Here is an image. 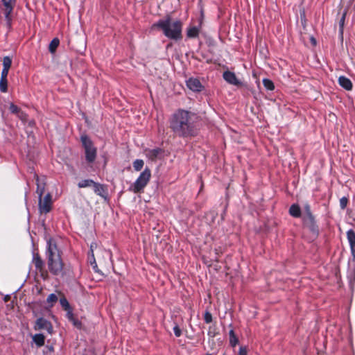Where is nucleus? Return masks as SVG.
Returning a JSON list of instances; mask_svg holds the SVG:
<instances>
[{
    "label": "nucleus",
    "mask_w": 355,
    "mask_h": 355,
    "mask_svg": "<svg viewBox=\"0 0 355 355\" xmlns=\"http://www.w3.org/2000/svg\"><path fill=\"white\" fill-rule=\"evenodd\" d=\"M92 187L95 193L98 196H102V192L104 191L103 186L99 183L95 182L94 181V184H92Z\"/></svg>",
    "instance_id": "nucleus-23"
},
{
    "label": "nucleus",
    "mask_w": 355,
    "mask_h": 355,
    "mask_svg": "<svg viewBox=\"0 0 355 355\" xmlns=\"http://www.w3.org/2000/svg\"><path fill=\"white\" fill-rule=\"evenodd\" d=\"M58 296L54 293H51L48 296L46 302L47 303L50 304V306L52 307L53 304L58 301Z\"/></svg>",
    "instance_id": "nucleus-30"
},
{
    "label": "nucleus",
    "mask_w": 355,
    "mask_h": 355,
    "mask_svg": "<svg viewBox=\"0 0 355 355\" xmlns=\"http://www.w3.org/2000/svg\"><path fill=\"white\" fill-rule=\"evenodd\" d=\"M239 355H248V349L245 346H241L239 348Z\"/></svg>",
    "instance_id": "nucleus-39"
},
{
    "label": "nucleus",
    "mask_w": 355,
    "mask_h": 355,
    "mask_svg": "<svg viewBox=\"0 0 355 355\" xmlns=\"http://www.w3.org/2000/svg\"><path fill=\"white\" fill-rule=\"evenodd\" d=\"M313 216L309 203H305L304 205V215L302 217H309Z\"/></svg>",
    "instance_id": "nucleus-28"
},
{
    "label": "nucleus",
    "mask_w": 355,
    "mask_h": 355,
    "mask_svg": "<svg viewBox=\"0 0 355 355\" xmlns=\"http://www.w3.org/2000/svg\"><path fill=\"white\" fill-rule=\"evenodd\" d=\"M349 202V199L347 197H342L340 199V207L341 209L344 210L347 206V204Z\"/></svg>",
    "instance_id": "nucleus-33"
},
{
    "label": "nucleus",
    "mask_w": 355,
    "mask_h": 355,
    "mask_svg": "<svg viewBox=\"0 0 355 355\" xmlns=\"http://www.w3.org/2000/svg\"><path fill=\"white\" fill-rule=\"evenodd\" d=\"M229 338H230V345L234 347L236 345L239 344V338L235 334V332L233 329H231L229 331Z\"/></svg>",
    "instance_id": "nucleus-19"
},
{
    "label": "nucleus",
    "mask_w": 355,
    "mask_h": 355,
    "mask_svg": "<svg viewBox=\"0 0 355 355\" xmlns=\"http://www.w3.org/2000/svg\"><path fill=\"white\" fill-rule=\"evenodd\" d=\"M92 259H93V261H91V266H92V268L95 272L99 273L100 270L98 268V266H97V263H96V259L94 257V254L93 252H92Z\"/></svg>",
    "instance_id": "nucleus-36"
},
{
    "label": "nucleus",
    "mask_w": 355,
    "mask_h": 355,
    "mask_svg": "<svg viewBox=\"0 0 355 355\" xmlns=\"http://www.w3.org/2000/svg\"><path fill=\"white\" fill-rule=\"evenodd\" d=\"M9 110L11 113L17 115L19 112L21 110L20 107L15 105L14 103H10Z\"/></svg>",
    "instance_id": "nucleus-32"
},
{
    "label": "nucleus",
    "mask_w": 355,
    "mask_h": 355,
    "mask_svg": "<svg viewBox=\"0 0 355 355\" xmlns=\"http://www.w3.org/2000/svg\"><path fill=\"white\" fill-rule=\"evenodd\" d=\"M39 209L40 213L47 214L50 212L52 209V197L51 195L48 193L44 198V199L40 198L39 200Z\"/></svg>",
    "instance_id": "nucleus-8"
},
{
    "label": "nucleus",
    "mask_w": 355,
    "mask_h": 355,
    "mask_svg": "<svg viewBox=\"0 0 355 355\" xmlns=\"http://www.w3.org/2000/svg\"><path fill=\"white\" fill-rule=\"evenodd\" d=\"M173 332L176 337H180L182 335V331L178 324L173 327Z\"/></svg>",
    "instance_id": "nucleus-38"
},
{
    "label": "nucleus",
    "mask_w": 355,
    "mask_h": 355,
    "mask_svg": "<svg viewBox=\"0 0 355 355\" xmlns=\"http://www.w3.org/2000/svg\"><path fill=\"white\" fill-rule=\"evenodd\" d=\"M347 239L349 244L352 256L355 259V232L353 230L351 229L347 232Z\"/></svg>",
    "instance_id": "nucleus-14"
},
{
    "label": "nucleus",
    "mask_w": 355,
    "mask_h": 355,
    "mask_svg": "<svg viewBox=\"0 0 355 355\" xmlns=\"http://www.w3.org/2000/svg\"><path fill=\"white\" fill-rule=\"evenodd\" d=\"M182 27L181 20H173L171 15H167L164 18L154 23L151 29L161 31L167 38L178 41L182 39Z\"/></svg>",
    "instance_id": "nucleus-3"
},
{
    "label": "nucleus",
    "mask_w": 355,
    "mask_h": 355,
    "mask_svg": "<svg viewBox=\"0 0 355 355\" xmlns=\"http://www.w3.org/2000/svg\"><path fill=\"white\" fill-rule=\"evenodd\" d=\"M8 71L9 69L3 68L1 73V78H7Z\"/></svg>",
    "instance_id": "nucleus-40"
},
{
    "label": "nucleus",
    "mask_w": 355,
    "mask_h": 355,
    "mask_svg": "<svg viewBox=\"0 0 355 355\" xmlns=\"http://www.w3.org/2000/svg\"><path fill=\"white\" fill-rule=\"evenodd\" d=\"M80 139L85 150L86 162L88 164L93 163L97 156V148L94 146L92 139L86 134L81 135Z\"/></svg>",
    "instance_id": "nucleus-4"
},
{
    "label": "nucleus",
    "mask_w": 355,
    "mask_h": 355,
    "mask_svg": "<svg viewBox=\"0 0 355 355\" xmlns=\"http://www.w3.org/2000/svg\"><path fill=\"white\" fill-rule=\"evenodd\" d=\"M304 225L309 230L315 235L319 233V227L317 225L314 216L309 217H302Z\"/></svg>",
    "instance_id": "nucleus-9"
},
{
    "label": "nucleus",
    "mask_w": 355,
    "mask_h": 355,
    "mask_svg": "<svg viewBox=\"0 0 355 355\" xmlns=\"http://www.w3.org/2000/svg\"><path fill=\"white\" fill-rule=\"evenodd\" d=\"M34 329L35 331L46 330L50 334H51L53 331L51 322L42 317L37 319L34 325Z\"/></svg>",
    "instance_id": "nucleus-7"
},
{
    "label": "nucleus",
    "mask_w": 355,
    "mask_h": 355,
    "mask_svg": "<svg viewBox=\"0 0 355 355\" xmlns=\"http://www.w3.org/2000/svg\"><path fill=\"white\" fill-rule=\"evenodd\" d=\"M0 91L1 92H6L8 91L7 78H0Z\"/></svg>",
    "instance_id": "nucleus-31"
},
{
    "label": "nucleus",
    "mask_w": 355,
    "mask_h": 355,
    "mask_svg": "<svg viewBox=\"0 0 355 355\" xmlns=\"http://www.w3.org/2000/svg\"><path fill=\"white\" fill-rule=\"evenodd\" d=\"M3 5V13L8 28L11 27L12 13L15 6L17 0H1Z\"/></svg>",
    "instance_id": "nucleus-6"
},
{
    "label": "nucleus",
    "mask_w": 355,
    "mask_h": 355,
    "mask_svg": "<svg viewBox=\"0 0 355 355\" xmlns=\"http://www.w3.org/2000/svg\"><path fill=\"white\" fill-rule=\"evenodd\" d=\"M12 65V59L9 56H5L3 58V68L10 69Z\"/></svg>",
    "instance_id": "nucleus-29"
},
{
    "label": "nucleus",
    "mask_w": 355,
    "mask_h": 355,
    "mask_svg": "<svg viewBox=\"0 0 355 355\" xmlns=\"http://www.w3.org/2000/svg\"><path fill=\"white\" fill-rule=\"evenodd\" d=\"M312 40H312V42H315V39H313V38Z\"/></svg>",
    "instance_id": "nucleus-44"
},
{
    "label": "nucleus",
    "mask_w": 355,
    "mask_h": 355,
    "mask_svg": "<svg viewBox=\"0 0 355 355\" xmlns=\"http://www.w3.org/2000/svg\"><path fill=\"white\" fill-rule=\"evenodd\" d=\"M207 355H212V354H207Z\"/></svg>",
    "instance_id": "nucleus-45"
},
{
    "label": "nucleus",
    "mask_w": 355,
    "mask_h": 355,
    "mask_svg": "<svg viewBox=\"0 0 355 355\" xmlns=\"http://www.w3.org/2000/svg\"><path fill=\"white\" fill-rule=\"evenodd\" d=\"M204 320L207 324H209L212 322V315L209 311H205L204 314Z\"/></svg>",
    "instance_id": "nucleus-35"
},
{
    "label": "nucleus",
    "mask_w": 355,
    "mask_h": 355,
    "mask_svg": "<svg viewBox=\"0 0 355 355\" xmlns=\"http://www.w3.org/2000/svg\"><path fill=\"white\" fill-rule=\"evenodd\" d=\"M263 85L264 87L268 90L272 91L275 89V85L273 82L268 78H264L263 80Z\"/></svg>",
    "instance_id": "nucleus-26"
},
{
    "label": "nucleus",
    "mask_w": 355,
    "mask_h": 355,
    "mask_svg": "<svg viewBox=\"0 0 355 355\" xmlns=\"http://www.w3.org/2000/svg\"><path fill=\"white\" fill-rule=\"evenodd\" d=\"M289 214L294 218H300L302 216V211L297 204H293L289 208Z\"/></svg>",
    "instance_id": "nucleus-17"
},
{
    "label": "nucleus",
    "mask_w": 355,
    "mask_h": 355,
    "mask_svg": "<svg viewBox=\"0 0 355 355\" xmlns=\"http://www.w3.org/2000/svg\"><path fill=\"white\" fill-rule=\"evenodd\" d=\"M92 245H91L90 247V252H91V255L89 256L88 259H89V263H91V261H93V259H92V252L94 253V251H93V249H92Z\"/></svg>",
    "instance_id": "nucleus-41"
},
{
    "label": "nucleus",
    "mask_w": 355,
    "mask_h": 355,
    "mask_svg": "<svg viewBox=\"0 0 355 355\" xmlns=\"http://www.w3.org/2000/svg\"><path fill=\"white\" fill-rule=\"evenodd\" d=\"M312 40H312V42H315V39H313V38Z\"/></svg>",
    "instance_id": "nucleus-43"
},
{
    "label": "nucleus",
    "mask_w": 355,
    "mask_h": 355,
    "mask_svg": "<svg viewBox=\"0 0 355 355\" xmlns=\"http://www.w3.org/2000/svg\"><path fill=\"white\" fill-rule=\"evenodd\" d=\"M169 127L175 136L183 139L195 137L199 132L196 115L183 109H178L172 114Z\"/></svg>",
    "instance_id": "nucleus-1"
},
{
    "label": "nucleus",
    "mask_w": 355,
    "mask_h": 355,
    "mask_svg": "<svg viewBox=\"0 0 355 355\" xmlns=\"http://www.w3.org/2000/svg\"><path fill=\"white\" fill-rule=\"evenodd\" d=\"M66 315H67V319L73 323L74 327H76L78 329L81 328L82 323L77 318H76V316L73 313L72 309L69 311L68 312H67Z\"/></svg>",
    "instance_id": "nucleus-16"
},
{
    "label": "nucleus",
    "mask_w": 355,
    "mask_h": 355,
    "mask_svg": "<svg viewBox=\"0 0 355 355\" xmlns=\"http://www.w3.org/2000/svg\"><path fill=\"white\" fill-rule=\"evenodd\" d=\"M17 116L24 123H26L28 120V114L24 111L21 110Z\"/></svg>",
    "instance_id": "nucleus-34"
},
{
    "label": "nucleus",
    "mask_w": 355,
    "mask_h": 355,
    "mask_svg": "<svg viewBox=\"0 0 355 355\" xmlns=\"http://www.w3.org/2000/svg\"><path fill=\"white\" fill-rule=\"evenodd\" d=\"M33 263L36 268L40 273L44 279L48 276V272L44 269V263L39 254H34Z\"/></svg>",
    "instance_id": "nucleus-10"
},
{
    "label": "nucleus",
    "mask_w": 355,
    "mask_h": 355,
    "mask_svg": "<svg viewBox=\"0 0 355 355\" xmlns=\"http://www.w3.org/2000/svg\"><path fill=\"white\" fill-rule=\"evenodd\" d=\"M151 178V171L148 167L140 173L139 176L135 180L134 184L130 187V190L135 193H141L146 187Z\"/></svg>",
    "instance_id": "nucleus-5"
},
{
    "label": "nucleus",
    "mask_w": 355,
    "mask_h": 355,
    "mask_svg": "<svg viewBox=\"0 0 355 355\" xmlns=\"http://www.w3.org/2000/svg\"><path fill=\"white\" fill-rule=\"evenodd\" d=\"M94 181L91 179L83 180L78 182V187L79 188H85L92 187Z\"/></svg>",
    "instance_id": "nucleus-24"
},
{
    "label": "nucleus",
    "mask_w": 355,
    "mask_h": 355,
    "mask_svg": "<svg viewBox=\"0 0 355 355\" xmlns=\"http://www.w3.org/2000/svg\"><path fill=\"white\" fill-rule=\"evenodd\" d=\"M223 355H226L225 353H224Z\"/></svg>",
    "instance_id": "nucleus-46"
},
{
    "label": "nucleus",
    "mask_w": 355,
    "mask_h": 355,
    "mask_svg": "<svg viewBox=\"0 0 355 355\" xmlns=\"http://www.w3.org/2000/svg\"><path fill=\"white\" fill-rule=\"evenodd\" d=\"M60 44V40L58 37L53 38L49 46V51L51 53H54L56 51L57 48Z\"/></svg>",
    "instance_id": "nucleus-21"
},
{
    "label": "nucleus",
    "mask_w": 355,
    "mask_h": 355,
    "mask_svg": "<svg viewBox=\"0 0 355 355\" xmlns=\"http://www.w3.org/2000/svg\"><path fill=\"white\" fill-rule=\"evenodd\" d=\"M339 85L347 91H350L352 89L353 85L349 78L345 76H340L338 78Z\"/></svg>",
    "instance_id": "nucleus-15"
},
{
    "label": "nucleus",
    "mask_w": 355,
    "mask_h": 355,
    "mask_svg": "<svg viewBox=\"0 0 355 355\" xmlns=\"http://www.w3.org/2000/svg\"><path fill=\"white\" fill-rule=\"evenodd\" d=\"M60 304L62 309L67 312L72 309L67 299L64 295L62 297H60Z\"/></svg>",
    "instance_id": "nucleus-22"
},
{
    "label": "nucleus",
    "mask_w": 355,
    "mask_h": 355,
    "mask_svg": "<svg viewBox=\"0 0 355 355\" xmlns=\"http://www.w3.org/2000/svg\"><path fill=\"white\" fill-rule=\"evenodd\" d=\"M164 153V150L160 148H155L146 150V156L151 161H155L157 159L161 158Z\"/></svg>",
    "instance_id": "nucleus-13"
},
{
    "label": "nucleus",
    "mask_w": 355,
    "mask_h": 355,
    "mask_svg": "<svg viewBox=\"0 0 355 355\" xmlns=\"http://www.w3.org/2000/svg\"><path fill=\"white\" fill-rule=\"evenodd\" d=\"M223 78L226 82L233 85L240 86L242 84L241 82L237 79L235 73L230 71H224Z\"/></svg>",
    "instance_id": "nucleus-12"
},
{
    "label": "nucleus",
    "mask_w": 355,
    "mask_h": 355,
    "mask_svg": "<svg viewBox=\"0 0 355 355\" xmlns=\"http://www.w3.org/2000/svg\"><path fill=\"white\" fill-rule=\"evenodd\" d=\"M36 192L39 196V198H41L44 192V187H41L39 184H37Z\"/></svg>",
    "instance_id": "nucleus-37"
},
{
    "label": "nucleus",
    "mask_w": 355,
    "mask_h": 355,
    "mask_svg": "<svg viewBox=\"0 0 355 355\" xmlns=\"http://www.w3.org/2000/svg\"><path fill=\"white\" fill-rule=\"evenodd\" d=\"M33 340L38 347H42L44 345L45 336L42 334H37L33 336Z\"/></svg>",
    "instance_id": "nucleus-20"
},
{
    "label": "nucleus",
    "mask_w": 355,
    "mask_h": 355,
    "mask_svg": "<svg viewBox=\"0 0 355 355\" xmlns=\"http://www.w3.org/2000/svg\"><path fill=\"white\" fill-rule=\"evenodd\" d=\"M132 165L135 171H139L144 167V162L142 159H137L133 162Z\"/></svg>",
    "instance_id": "nucleus-25"
},
{
    "label": "nucleus",
    "mask_w": 355,
    "mask_h": 355,
    "mask_svg": "<svg viewBox=\"0 0 355 355\" xmlns=\"http://www.w3.org/2000/svg\"><path fill=\"white\" fill-rule=\"evenodd\" d=\"M347 15V10H345L342 15V17L339 21V33L341 35L343 34L344 24L345 21V17Z\"/></svg>",
    "instance_id": "nucleus-27"
},
{
    "label": "nucleus",
    "mask_w": 355,
    "mask_h": 355,
    "mask_svg": "<svg viewBox=\"0 0 355 355\" xmlns=\"http://www.w3.org/2000/svg\"><path fill=\"white\" fill-rule=\"evenodd\" d=\"M186 84L189 89L197 92H201L204 87L200 81L196 78H190Z\"/></svg>",
    "instance_id": "nucleus-11"
},
{
    "label": "nucleus",
    "mask_w": 355,
    "mask_h": 355,
    "mask_svg": "<svg viewBox=\"0 0 355 355\" xmlns=\"http://www.w3.org/2000/svg\"><path fill=\"white\" fill-rule=\"evenodd\" d=\"M200 33V28L196 26H192L187 28V36L189 38L198 37Z\"/></svg>",
    "instance_id": "nucleus-18"
},
{
    "label": "nucleus",
    "mask_w": 355,
    "mask_h": 355,
    "mask_svg": "<svg viewBox=\"0 0 355 355\" xmlns=\"http://www.w3.org/2000/svg\"><path fill=\"white\" fill-rule=\"evenodd\" d=\"M62 252L58 247V241L54 237L46 239L45 252L49 271L55 276H64V263L62 259Z\"/></svg>",
    "instance_id": "nucleus-2"
},
{
    "label": "nucleus",
    "mask_w": 355,
    "mask_h": 355,
    "mask_svg": "<svg viewBox=\"0 0 355 355\" xmlns=\"http://www.w3.org/2000/svg\"><path fill=\"white\" fill-rule=\"evenodd\" d=\"M203 19V11H201V19L200 21V25H201Z\"/></svg>",
    "instance_id": "nucleus-42"
}]
</instances>
